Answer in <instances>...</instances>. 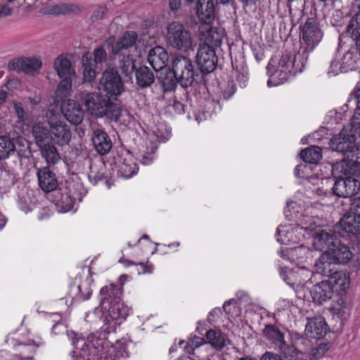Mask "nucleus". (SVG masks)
<instances>
[{"label": "nucleus", "mask_w": 360, "mask_h": 360, "mask_svg": "<svg viewBox=\"0 0 360 360\" xmlns=\"http://www.w3.org/2000/svg\"><path fill=\"white\" fill-rule=\"evenodd\" d=\"M307 49L300 50L297 53L285 51L279 60L276 70L268 81L269 84L275 82V85L283 83L290 77L302 72L308 60Z\"/></svg>", "instance_id": "obj_1"}, {"label": "nucleus", "mask_w": 360, "mask_h": 360, "mask_svg": "<svg viewBox=\"0 0 360 360\" xmlns=\"http://www.w3.org/2000/svg\"><path fill=\"white\" fill-rule=\"evenodd\" d=\"M82 100L87 112L96 117H105L117 122L121 115L120 105L112 102L110 97L101 92L83 93Z\"/></svg>", "instance_id": "obj_2"}, {"label": "nucleus", "mask_w": 360, "mask_h": 360, "mask_svg": "<svg viewBox=\"0 0 360 360\" xmlns=\"http://www.w3.org/2000/svg\"><path fill=\"white\" fill-rule=\"evenodd\" d=\"M205 38V41L199 45L196 54V63L198 70L202 75H207L216 70L218 58L216 55L214 47L220 46L221 39L219 34L216 33L212 38L208 33H200Z\"/></svg>", "instance_id": "obj_3"}, {"label": "nucleus", "mask_w": 360, "mask_h": 360, "mask_svg": "<svg viewBox=\"0 0 360 360\" xmlns=\"http://www.w3.org/2000/svg\"><path fill=\"white\" fill-rule=\"evenodd\" d=\"M129 314V309L127 306L118 300L111 304L105 302L103 307H97L91 314L98 316L103 321L102 328L107 333L115 332L122 321L126 319Z\"/></svg>", "instance_id": "obj_4"}, {"label": "nucleus", "mask_w": 360, "mask_h": 360, "mask_svg": "<svg viewBox=\"0 0 360 360\" xmlns=\"http://www.w3.org/2000/svg\"><path fill=\"white\" fill-rule=\"evenodd\" d=\"M172 69L179 78L181 86L184 88L191 86L199 77V71L195 68L192 60L181 54L173 57Z\"/></svg>", "instance_id": "obj_5"}, {"label": "nucleus", "mask_w": 360, "mask_h": 360, "mask_svg": "<svg viewBox=\"0 0 360 360\" xmlns=\"http://www.w3.org/2000/svg\"><path fill=\"white\" fill-rule=\"evenodd\" d=\"M105 343L106 342L103 339L94 335H89L86 340H77L76 342H74V345L80 352L75 360H98L103 354Z\"/></svg>", "instance_id": "obj_6"}, {"label": "nucleus", "mask_w": 360, "mask_h": 360, "mask_svg": "<svg viewBox=\"0 0 360 360\" xmlns=\"http://www.w3.org/2000/svg\"><path fill=\"white\" fill-rule=\"evenodd\" d=\"M263 333L273 348L284 358L293 357L297 355L296 347L287 343L283 333L277 326L271 324L267 325L264 328Z\"/></svg>", "instance_id": "obj_7"}, {"label": "nucleus", "mask_w": 360, "mask_h": 360, "mask_svg": "<svg viewBox=\"0 0 360 360\" xmlns=\"http://www.w3.org/2000/svg\"><path fill=\"white\" fill-rule=\"evenodd\" d=\"M167 37L168 43L176 49L187 51L192 48L191 34L181 23L173 22L169 24Z\"/></svg>", "instance_id": "obj_8"}, {"label": "nucleus", "mask_w": 360, "mask_h": 360, "mask_svg": "<svg viewBox=\"0 0 360 360\" xmlns=\"http://www.w3.org/2000/svg\"><path fill=\"white\" fill-rule=\"evenodd\" d=\"M99 89L109 97H117L124 91V87L121 76L115 68H108L102 74Z\"/></svg>", "instance_id": "obj_9"}, {"label": "nucleus", "mask_w": 360, "mask_h": 360, "mask_svg": "<svg viewBox=\"0 0 360 360\" xmlns=\"http://www.w3.org/2000/svg\"><path fill=\"white\" fill-rule=\"evenodd\" d=\"M197 12L199 19L203 22L199 27L200 33L207 32L212 38L217 31L210 25L215 18V7L214 0H198Z\"/></svg>", "instance_id": "obj_10"}, {"label": "nucleus", "mask_w": 360, "mask_h": 360, "mask_svg": "<svg viewBox=\"0 0 360 360\" xmlns=\"http://www.w3.org/2000/svg\"><path fill=\"white\" fill-rule=\"evenodd\" d=\"M359 191L360 181L352 176L336 179L332 188L335 195L344 198L353 197Z\"/></svg>", "instance_id": "obj_11"}, {"label": "nucleus", "mask_w": 360, "mask_h": 360, "mask_svg": "<svg viewBox=\"0 0 360 360\" xmlns=\"http://www.w3.org/2000/svg\"><path fill=\"white\" fill-rule=\"evenodd\" d=\"M302 38L306 44V47H301L300 49H307V51H313L314 47L321 41L323 33L319 28L315 18H309L302 28Z\"/></svg>", "instance_id": "obj_12"}, {"label": "nucleus", "mask_w": 360, "mask_h": 360, "mask_svg": "<svg viewBox=\"0 0 360 360\" xmlns=\"http://www.w3.org/2000/svg\"><path fill=\"white\" fill-rule=\"evenodd\" d=\"M48 124L50 128L51 141L59 146H65L71 140L72 133L68 125L56 119H49Z\"/></svg>", "instance_id": "obj_13"}, {"label": "nucleus", "mask_w": 360, "mask_h": 360, "mask_svg": "<svg viewBox=\"0 0 360 360\" xmlns=\"http://www.w3.org/2000/svg\"><path fill=\"white\" fill-rule=\"evenodd\" d=\"M355 135L350 133L349 129L344 128L331 139L330 146L333 150L341 153L347 157L355 148Z\"/></svg>", "instance_id": "obj_14"}, {"label": "nucleus", "mask_w": 360, "mask_h": 360, "mask_svg": "<svg viewBox=\"0 0 360 360\" xmlns=\"http://www.w3.org/2000/svg\"><path fill=\"white\" fill-rule=\"evenodd\" d=\"M138 39V34L134 31H126L117 41H115L114 38H109L104 46H111V54L117 55L124 50L133 47Z\"/></svg>", "instance_id": "obj_15"}, {"label": "nucleus", "mask_w": 360, "mask_h": 360, "mask_svg": "<svg viewBox=\"0 0 360 360\" xmlns=\"http://www.w3.org/2000/svg\"><path fill=\"white\" fill-rule=\"evenodd\" d=\"M312 238L314 248L319 251L325 249L329 250L335 243V241L338 239L333 230L322 228H318L314 231Z\"/></svg>", "instance_id": "obj_16"}, {"label": "nucleus", "mask_w": 360, "mask_h": 360, "mask_svg": "<svg viewBox=\"0 0 360 360\" xmlns=\"http://www.w3.org/2000/svg\"><path fill=\"white\" fill-rule=\"evenodd\" d=\"M326 253L329 254L330 257L335 264H347L352 259L353 254L349 248L341 243L338 239L335 243L329 248L325 250Z\"/></svg>", "instance_id": "obj_17"}, {"label": "nucleus", "mask_w": 360, "mask_h": 360, "mask_svg": "<svg viewBox=\"0 0 360 360\" xmlns=\"http://www.w3.org/2000/svg\"><path fill=\"white\" fill-rule=\"evenodd\" d=\"M37 175L39 186L44 192L49 193L57 188L58 183L56 174L50 169L49 166L37 169Z\"/></svg>", "instance_id": "obj_18"}, {"label": "nucleus", "mask_w": 360, "mask_h": 360, "mask_svg": "<svg viewBox=\"0 0 360 360\" xmlns=\"http://www.w3.org/2000/svg\"><path fill=\"white\" fill-rule=\"evenodd\" d=\"M91 141L95 150L100 155H107L112 148V142L108 134L101 129H94Z\"/></svg>", "instance_id": "obj_19"}, {"label": "nucleus", "mask_w": 360, "mask_h": 360, "mask_svg": "<svg viewBox=\"0 0 360 360\" xmlns=\"http://www.w3.org/2000/svg\"><path fill=\"white\" fill-rule=\"evenodd\" d=\"M328 330L325 319L319 316L308 319L305 327V335L313 339H321L323 338Z\"/></svg>", "instance_id": "obj_20"}, {"label": "nucleus", "mask_w": 360, "mask_h": 360, "mask_svg": "<svg viewBox=\"0 0 360 360\" xmlns=\"http://www.w3.org/2000/svg\"><path fill=\"white\" fill-rule=\"evenodd\" d=\"M41 67V62L37 58H15L9 61L8 68L10 70L23 72L31 74Z\"/></svg>", "instance_id": "obj_21"}, {"label": "nucleus", "mask_w": 360, "mask_h": 360, "mask_svg": "<svg viewBox=\"0 0 360 360\" xmlns=\"http://www.w3.org/2000/svg\"><path fill=\"white\" fill-rule=\"evenodd\" d=\"M61 110L66 120L73 124L77 125L82 122L84 110L76 101L68 100L62 105Z\"/></svg>", "instance_id": "obj_22"}, {"label": "nucleus", "mask_w": 360, "mask_h": 360, "mask_svg": "<svg viewBox=\"0 0 360 360\" xmlns=\"http://www.w3.org/2000/svg\"><path fill=\"white\" fill-rule=\"evenodd\" d=\"M353 236L360 235V216L348 211L344 214L336 227Z\"/></svg>", "instance_id": "obj_23"}, {"label": "nucleus", "mask_w": 360, "mask_h": 360, "mask_svg": "<svg viewBox=\"0 0 360 360\" xmlns=\"http://www.w3.org/2000/svg\"><path fill=\"white\" fill-rule=\"evenodd\" d=\"M169 60V56L166 50L157 46L150 49L148 54V61L153 69L158 72L162 70Z\"/></svg>", "instance_id": "obj_24"}, {"label": "nucleus", "mask_w": 360, "mask_h": 360, "mask_svg": "<svg viewBox=\"0 0 360 360\" xmlns=\"http://www.w3.org/2000/svg\"><path fill=\"white\" fill-rule=\"evenodd\" d=\"M313 301L319 304H321L329 300L333 295V289L326 281H323L311 288L310 290Z\"/></svg>", "instance_id": "obj_25"}, {"label": "nucleus", "mask_w": 360, "mask_h": 360, "mask_svg": "<svg viewBox=\"0 0 360 360\" xmlns=\"http://www.w3.org/2000/svg\"><path fill=\"white\" fill-rule=\"evenodd\" d=\"M336 264L330 257L329 254L324 250L320 257L316 259L314 268L317 274L328 277L336 270Z\"/></svg>", "instance_id": "obj_26"}, {"label": "nucleus", "mask_w": 360, "mask_h": 360, "mask_svg": "<svg viewBox=\"0 0 360 360\" xmlns=\"http://www.w3.org/2000/svg\"><path fill=\"white\" fill-rule=\"evenodd\" d=\"M122 294V288L120 284H110L105 285L101 289L100 295L101 296L100 307H103V304L107 302L108 304L121 300Z\"/></svg>", "instance_id": "obj_27"}, {"label": "nucleus", "mask_w": 360, "mask_h": 360, "mask_svg": "<svg viewBox=\"0 0 360 360\" xmlns=\"http://www.w3.org/2000/svg\"><path fill=\"white\" fill-rule=\"evenodd\" d=\"M328 278L326 282L330 284L331 288L333 289V292L345 290L349 287V277L345 271L336 269Z\"/></svg>", "instance_id": "obj_28"}, {"label": "nucleus", "mask_w": 360, "mask_h": 360, "mask_svg": "<svg viewBox=\"0 0 360 360\" xmlns=\"http://www.w3.org/2000/svg\"><path fill=\"white\" fill-rule=\"evenodd\" d=\"M136 83L141 89L150 86L155 82V75L148 67L142 65L135 71Z\"/></svg>", "instance_id": "obj_29"}, {"label": "nucleus", "mask_w": 360, "mask_h": 360, "mask_svg": "<svg viewBox=\"0 0 360 360\" xmlns=\"http://www.w3.org/2000/svg\"><path fill=\"white\" fill-rule=\"evenodd\" d=\"M53 68L60 78H72L75 75L70 61L63 56H59L55 59Z\"/></svg>", "instance_id": "obj_30"}, {"label": "nucleus", "mask_w": 360, "mask_h": 360, "mask_svg": "<svg viewBox=\"0 0 360 360\" xmlns=\"http://www.w3.org/2000/svg\"><path fill=\"white\" fill-rule=\"evenodd\" d=\"M41 157L48 166L55 165L60 160V154L53 143L49 142L39 147Z\"/></svg>", "instance_id": "obj_31"}, {"label": "nucleus", "mask_w": 360, "mask_h": 360, "mask_svg": "<svg viewBox=\"0 0 360 360\" xmlns=\"http://www.w3.org/2000/svg\"><path fill=\"white\" fill-rule=\"evenodd\" d=\"M347 32L355 41L356 51L360 55V13H356L349 20Z\"/></svg>", "instance_id": "obj_32"}, {"label": "nucleus", "mask_w": 360, "mask_h": 360, "mask_svg": "<svg viewBox=\"0 0 360 360\" xmlns=\"http://www.w3.org/2000/svg\"><path fill=\"white\" fill-rule=\"evenodd\" d=\"M205 338L207 344H210L215 349L220 350L226 346L225 335L220 330H208L206 332Z\"/></svg>", "instance_id": "obj_33"}, {"label": "nucleus", "mask_w": 360, "mask_h": 360, "mask_svg": "<svg viewBox=\"0 0 360 360\" xmlns=\"http://www.w3.org/2000/svg\"><path fill=\"white\" fill-rule=\"evenodd\" d=\"M32 134L38 147L51 142V133L46 127L41 124H36L32 127Z\"/></svg>", "instance_id": "obj_34"}, {"label": "nucleus", "mask_w": 360, "mask_h": 360, "mask_svg": "<svg viewBox=\"0 0 360 360\" xmlns=\"http://www.w3.org/2000/svg\"><path fill=\"white\" fill-rule=\"evenodd\" d=\"M15 142L14 139H11L7 136H0V160L8 159L15 153Z\"/></svg>", "instance_id": "obj_35"}, {"label": "nucleus", "mask_w": 360, "mask_h": 360, "mask_svg": "<svg viewBox=\"0 0 360 360\" xmlns=\"http://www.w3.org/2000/svg\"><path fill=\"white\" fill-rule=\"evenodd\" d=\"M82 66L84 68L83 77L85 82H90L96 77V68H98L92 62V57L89 53H86L82 58Z\"/></svg>", "instance_id": "obj_36"}, {"label": "nucleus", "mask_w": 360, "mask_h": 360, "mask_svg": "<svg viewBox=\"0 0 360 360\" xmlns=\"http://www.w3.org/2000/svg\"><path fill=\"white\" fill-rule=\"evenodd\" d=\"M135 68V60L131 55L122 56L118 62L117 69L124 77H131Z\"/></svg>", "instance_id": "obj_37"}, {"label": "nucleus", "mask_w": 360, "mask_h": 360, "mask_svg": "<svg viewBox=\"0 0 360 360\" xmlns=\"http://www.w3.org/2000/svg\"><path fill=\"white\" fill-rule=\"evenodd\" d=\"M300 158L305 162L311 164L318 162L322 158L321 149L317 146H311L302 150Z\"/></svg>", "instance_id": "obj_38"}, {"label": "nucleus", "mask_w": 360, "mask_h": 360, "mask_svg": "<svg viewBox=\"0 0 360 360\" xmlns=\"http://www.w3.org/2000/svg\"><path fill=\"white\" fill-rule=\"evenodd\" d=\"M138 166L132 157L124 158L120 166V172L126 179L131 178L138 172Z\"/></svg>", "instance_id": "obj_39"}, {"label": "nucleus", "mask_w": 360, "mask_h": 360, "mask_svg": "<svg viewBox=\"0 0 360 360\" xmlns=\"http://www.w3.org/2000/svg\"><path fill=\"white\" fill-rule=\"evenodd\" d=\"M60 79L61 81L58 84L56 91V96L58 99L62 100L70 94L72 85V78Z\"/></svg>", "instance_id": "obj_40"}, {"label": "nucleus", "mask_w": 360, "mask_h": 360, "mask_svg": "<svg viewBox=\"0 0 360 360\" xmlns=\"http://www.w3.org/2000/svg\"><path fill=\"white\" fill-rule=\"evenodd\" d=\"M179 83L180 84V81L172 69L166 72L162 79V85L166 91L175 90Z\"/></svg>", "instance_id": "obj_41"}, {"label": "nucleus", "mask_w": 360, "mask_h": 360, "mask_svg": "<svg viewBox=\"0 0 360 360\" xmlns=\"http://www.w3.org/2000/svg\"><path fill=\"white\" fill-rule=\"evenodd\" d=\"M75 200L68 193H61L60 197L57 200V206L63 212H70L74 208Z\"/></svg>", "instance_id": "obj_42"}, {"label": "nucleus", "mask_w": 360, "mask_h": 360, "mask_svg": "<svg viewBox=\"0 0 360 360\" xmlns=\"http://www.w3.org/2000/svg\"><path fill=\"white\" fill-rule=\"evenodd\" d=\"M93 56L94 59H92V62L98 68L101 70L103 64L107 61L108 56L106 51L103 47L97 48L94 49Z\"/></svg>", "instance_id": "obj_43"}, {"label": "nucleus", "mask_w": 360, "mask_h": 360, "mask_svg": "<svg viewBox=\"0 0 360 360\" xmlns=\"http://www.w3.org/2000/svg\"><path fill=\"white\" fill-rule=\"evenodd\" d=\"M299 275L298 272H293L292 271H288L281 272V276H283V278L284 281L290 286L292 288L295 286H299L302 284L301 281H296L295 278H297V276Z\"/></svg>", "instance_id": "obj_44"}, {"label": "nucleus", "mask_w": 360, "mask_h": 360, "mask_svg": "<svg viewBox=\"0 0 360 360\" xmlns=\"http://www.w3.org/2000/svg\"><path fill=\"white\" fill-rule=\"evenodd\" d=\"M347 158L348 164L351 166L359 167L360 166V148L356 147L352 149L346 157Z\"/></svg>", "instance_id": "obj_45"}, {"label": "nucleus", "mask_w": 360, "mask_h": 360, "mask_svg": "<svg viewBox=\"0 0 360 360\" xmlns=\"http://www.w3.org/2000/svg\"><path fill=\"white\" fill-rule=\"evenodd\" d=\"M236 87L233 81L228 82L226 87L222 91V98L224 100L227 101L236 92Z\"/></svg>", "instance_id": "obj_46"}, {"label": "nucleus", "mask_w": 360, "mask_h": 360, "mask_svg": "<svg viewBox=\"0 0 360 360\" xmlns=\"http://www.w3.org/2000/svg\"><path fill=\"white\" fill-rule=\"evenodd\" d=\"M329 349V345L328 344H320L317 347L314 348L311 350V355L315 359H319L322 357L326 351H328Z\"/></svg>", "instance_id": "obj_47"}, {"label": "nucleus", "mask_w": 360, "mask_h": 360, "mask_svg": "<svg viewBox=\"0 0 360 360\" xmlns=\"http://www.w3.org/2000/svg\"><path fill=\"white\" fill-rule=\"evenodd\" d=\"M15 115L18 119L19 122H24L27 119V114L25 112L22 104L20 103H13Z\"/></svg>", "instance_id": "obj_48"}, {"label": "nucleus", "mask_w": 360, "mask_h": 360, "mask_svg": "<svg viewBox=\"0 0 360 360\" xmlns=\"http://www.w3.org/2000/svg\"><path fill=\"white\" fill-rule=\"evenodd\" d=\"M349 210L351 213L360 216V196L353 197L350 200Z\"/></svg>", "instance_id": "obj_49"}, {"label": "nucleus", "mask_w": 360, "mask_h": 360, "mask_svg": "<svg viewBox=\"0 0 360 360\" xmlns=\"http://www.w3.org/2000/svg\"><path fill=\"white\" fill-rule=\"evenodd\" d=\"M352 130L360 136V110H355L354 113Z\"/></svg>", "instance_id": "obj_50"}, {"label": "nucleus", "mask_w": 360, "mask_h": 360, "mask_svg": "<svg viewBox=\"0 0 360 360\" xmlns=\"http://www.w3.org/2000/svg\"><path fill=\"white\" fill-rule=\"evenodd\" d=\"M106 12L107 8L105 7L100 6L96 8L91 15V20L96 21L103 18Z\"/></svg>", "instance_id": "obj_51"}, {"label": "nucleus", "mask_w": 360, "mask_h": 360, "mask_svg": "<svg viewBox=\"0 0 360 360\" xmlns=\"http://www.w3.org/2000/svg\"><path fill=\"white\" fill-rule=\"evenodd\" d=\"M137 265L140 266V269H138L139 274L152 273L154 269L153 264L149 262H140Z\"/></svg>", "instance_id": "obj_52"}, {"label": "nucleus", "mask_w": 360, "mask_h": 360, "mask_svg": "<svg viewBox=\"0 0 360 360\" xmlns=\"http://www.w3.org/2000/svg\"><path fill=\"white\" fill-rule=\"evenodd\" d=\"M304 3L305 0H288V6L290 12H291L292 7L301 10Z\"/></svg>", "instance_id": "obj_53"}, {"label": "nucleus", "mask_w": 360, "mask_h": 360, "mask_svg": "<svg viewBox=\"0 0 360 360\" xmlns=\"http://www.w3.org/2000/svg\"><path fill=\"white\" fill-rule=\"evenodd\" d=\"M339 70V62L336 60H333L330 62V68L328 70V74L330 76L336 75L338 74Z\"/></svg>", "instance_id": "obj_54"}, {"label": "nucleus", "mask_w": 360, "mask_h": 360, "mask_svg": "<svg viewBox=\"0 0 360 360\" xmlns=\"http://www.w3.org/2000/svg\"><path fill=\"white\" fill-rule=\"evenodd\" d=\"M260 360H283L279 354L266 352L261 357Z\"/></svg>", "instance_id": "obj_55"}, {"label": "nucleus", "mask_w": 360, "mask_h": 360, "mask_svg": "<svg viewBox=\"0 0 360 360\" xmlns=\"http://www.w3.org/2000/svg\"><path fill=\"white\" fill-rule=\"evenodd\" d=\"M66 11L67 8L65 5H56L51 8L50 13L51 14L60 15L65 13Z\"/></svg>", "instance_id": "obj_56"}, {"label": "nucleus", "mask_w": 360, "mask_h": 360, "mask_svg": "<svg viewBox=\"0 0 360 360\" xmlns=\"http://www.w3.org/2000/svg\"><path fill=\"white\" fill-rule=\"evenodd\" d=\"M13 10L6 5H0V18L8 16L12 14Z\"/></svg>", "instance_id": "obj_57"}, {"label": "nucleus", "mask_w": 360, "mask_h": 360, "mask_svg": "<svg viewBox=\"0 0 360 360\" xmlns=\"http://www.w3.org/2000/svg\"><path fill=\"white\" fill-rule=\"evenodd\" d=\"M207 343V342L206 338L205 339L200 337H195L192 340V345L195 347H199L200 346Z\"/></svg>", "instance_id": "obj_58"}, {"label": "nucleus", "mask_w": 360, "mask_h": 360, "mask_svg": "<svg viewBox=\"0 0 360 360\" xmlns=\"http://www.w3.org/2000/svg\"><path fill=\"white\" fill-rule=\"evenodd\" d=\"M169 8L172 11L178 10L181 4V0H169Z\"/></svg>", "instance_id": "obj_59"}, {"label": "nucleus", "mask_w": 360, "mask_h": 360, "mask_svg": "<svg viewBox=\"0 0 360 360\" xmlns=\"http://www.w3.org/2000/svg\"><path fill=\"white\" fill-rule=\"evenodd\" d=\"M354 96L356 100V110H360V85L357 86L354 91Z\"/></svg>", "instance_id": "obj_60"}, {"label": "nucleus", "mask_w": 360, "mask_h": 360, "mask_svg": "<svg viewBox=\"0 0 360 360\" xmlns=\"http://www.w3.org/2000/svg\"><path fill=\"white\" fill-rule=\"evenodd\" d=\"M173 107L178 113L184 112V105L181 102H174Z\"/></svg>", "instance_id": "obj_61"}, {"label": "nucleus", "mask_w": 360, "mask_h": 360, "mask_svg": "<svg viewBox=\"0 0 360 360\" xmlns=\"http://www.w3.org/2000/svg\"><path fill=\"white\" fill-rule=\"evenodd\" d=\"M347 308H340L338 307H333V311L335 314L339 317H342L346 314Z\"/></svg>", "instance_id": "obj_62"}, {"label": "nucleus", "mask_w": 360, "mask_h": 360, "mask_svg": "<svg viewBox=\"0 0 360 360\" xmlns=\"http://www.w3.org/2000/svg\"><path fill=\"white\" fill-rule=\"evenodd\" d=\"M334 307H338L340 308H347V304L345 299L340 298L337 300L336 304L334 305Z\"/></svg>", "instance_id": "obj_63"}, {"label": "nucleus", "mask_w": 360, "mask_h": 360, "mask_svg": "<svg viewBox=\"0 0 360 360\" xmlns=\"http://www.w3.org/2000/svg\"><path fill=\"white\" fill-rule=\"evenodd\" d=\"M7 93L5 91H0V104L6 102Z\"/></svg>", "instance_id": "obj_64"}]
</instances>
